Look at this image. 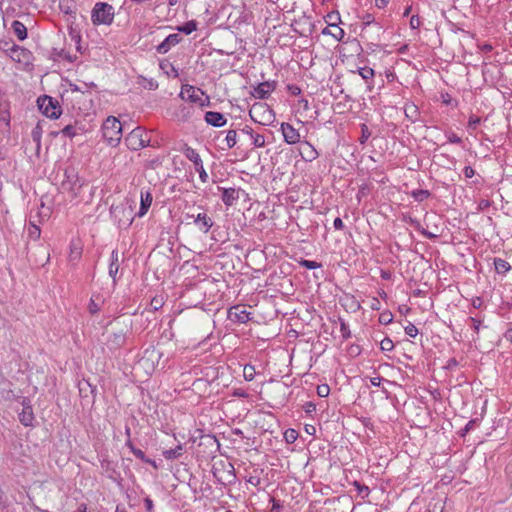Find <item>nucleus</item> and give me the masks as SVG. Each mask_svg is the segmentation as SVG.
Wrapping results in <instances>:
<instances>
[{
  "mask_svg": "<svg viewBox=\"0 0 512 512\" xmlns=\"http://www.w3.org/2000/svg\"><path fill=\"white\" fill-rule=\"evenodd\" d=\"M330 393V388L326 384L319 385L317 387V394L320 397H327Z\"/></svg>",
  "mask_w": 512,
  "mask_h": 512,
  "instance_id": "49",
  "label": "nucleus"
},
{
  "mask_svg": "<svg viewBox=\"0 0 512 512\" xmlns=\"http://www.w3.org/2000/svg\"><path fill=\"white\" fill-rule=\"evenodd\" d=\"M110 214L120 228H128L134 220L133 209L131 206H111Z\"/></svg>",
  "mask_w": 512,
  "mask_h": 512,
  "instance_id": "5",
  "label": "nucleus"
},
{
  "mask_svg": "<svg viewBox=\"0 0 512 512\" xmlns=\"http://www.w3.org/2000/svg\"><path fill=\"white\" fill-rule=\"evenodd\" d=\"M463 173L466 178H472L475 175V170L471 166H466Z\"/></svg>",
  "mask_w": 512,
  "mask_h": 512,
  "instance_id": "58",
  "label": "nucleus"
},
{
  "mask_svg": "<svg viewBox=\"0 0 512 512\" xmlns=\"http://www.w3.org/2000/svg\"><path fill=\"white\" fill-rule=\"evenodd\" d=\"M225 142L227 145V148H233L237 143V131L230 129L227 131Z\"/></svg>",
  "mask_w": 512,
  "mask_h": 512,
  "instance_id": "30",
  "label": "nucleus"
},
{
  "mask_svg": "<svg viewBox=\"0 0 512 512\" xmlns=\"http://www.w3.org/2000/svg\"><path fill=\"white\" fill-rule=\"evenodd\" d=\"M61 133L65 137L73 138L78 134L76 126L73 125H66L62 130Z\"/></svg>",
  "mask_w": 512,
  "mask_h": 512,
  "instance_id": "39",
  "label": "nucleus"
},
{
  "mask_svg": "<svg viewBox=\"0 0 512 512\" xmlns=\"http://www.w3.org/2000/svg\"><path fill=\"white\" fill-rule=\"evenodd\" d=\"M410 27L412 29H418L421 25V21H420V18L419 16L417 15H413L411 18H410Z\"/></svg>",
  "mask_w": 512,
  "mask_h": 512,
  "instance_id": "53",
  "label": "nucleus"
},
{
  "mask_svg": "<svg viewBox=\"0 0 512 512\" xmlns=\"http://www.w3.org/2000/svg\"><path fill=\"white\" fill-rule=\"evenodd\" d=\"M289 91L293 94V95H299L301 93V89L298 87V86H289Z\"/></svg>",
  "mask_w": 512,
  "mask_h": 512,
  "instance_id": "63",
  "label": "nucleus"
},
{
  "mask_svg": "<svg viewBox=\"0 0 512 512\" xmlns=\"http://www.w3.org/2000/svg\"><path fill=\"white\" fill-rule=\"evenodd\" d=\"M479 425V419L470 420L463 429L460 431V436L464 437L467 433L473 430L476 426Z\"/></svg>",
  "mask_w": 512,
  "mask_h": 512,
  "instance_id": "37",
  "label": "nucleus"
},
{
  "mask_svg": "<svg viewBox=\"0 0 512 512\" xmlns=\"http://www.w3.org/2000/svg\"><path fill=\"white\" fill-rule=\"evenodd\" d=\"M359 74L364 80L368 81L373 78L374 70L370 67H363L359 69Z\"/></svg>",
  "mask_w": 512,
  "mask_h": 512,
  "instance_id": "42",
  "label": "nucleus"
},
{
  "mask_svg": "<svg viewBox=\"0 0 512 512\" xmlns=\"http://www.w3.org/2000/svg\"><path fill=\"white\" fill-rule=\"evenodd\" d=\"M195 170L199 173L200 180L203 183H206L208 181V174L204 169L203 162H200L199 165H195Z\"/></svg>",
  "mask_w": 512,
  "mask_h": 512,
  "instance_id": "43",
  "label": "nucleus"
},
{
  "mask_svg": "<svg viewBox=\"0 0 512 512\" xmlns=\"http://www.w3.org/2000/svg\"><path fill=\"white\" fill-rule=\"evenodd\" d=\"M447 139L450 143L454 144H460L462 142L461 138L453 132L447 134Z\"/></svg>",
  "mask_w": 512,
  "mask_h": 512,
  "instance_id": "54",
  "label": "nucleus"
},
{
  "mask_svg": "<svg viewBox=\"0 0 512 512\" xmlns=\"http://www.w3.org/2000/svg\"><path fill=\"white\" fill-rule=\"evenodd\" d=\"M303 408L307 414H311L316 411V405L313 402H306Z\"/></svg>",
  "mask_w": 512,
  "mask_h": 512,
  "instance_id": "56",
  "label": "nucleus"
},
{
  "mask_svg": "<svg viewBox=\"0 0 512 512\" xmlns=\"http://www.w3.org/2000/svg\"><path fill=\"white\" fill-rule=\"evenodd\" d=\"M405 333H406L408 336H410V337L414 338V337H416V336H417V334H418V328H417L414 324L409 323V324L405 327Z\"/></svg>",
  "mask_w": 512,
  "mask_h": 512,
  "instance_id": "48",
  "label": "nucleus"
},
{
  "mask_svg": "<svg viewBox=\"0 0 512 512\" xmlns=\"http://www.w3.org/2000/svg\"><path fill=\"white\" fill-rule=\"evenodd\" d=\"M228 318L239 323H247L252 319L251 313L242 305L232 306L228 311Z\"/></svg>",
  "mask_w": 512,
  "mask_h": 512,
  "instance_id": "9",
  "label": "nucleus"
},
{
  "mask_svg": "<svg viewBox=\"0 0 512 512\" xmlns=\"http://www.w3.org/2000/svg\"><path fill=\"white\" fill-rule=\"evenodd\" d=\"M114 17V7L106 2H97L91 12V20L94 25H111Z\"/></svg>",
  "mask_w": 512,
  "mask_h": 512,
  "instance_id": "2",
  "label": "nucleus"
},
{
  "mask_svg": "<svg viewBox=\"0 0 512 512\" xmlns=\"http://www.w3.org/2000/svg\"><path fill=\"white\" fill-rule=\"evenodd\" d=\"M39 110L48 118L57 119L62 113L59 102L47 95L41 96L37 100Z\"/></svg>",
  "mask_w": 512,
  "mask_h": 512,
  "instance_id": "8",
  "label": "nucleus"
},
{
  "mask_svg": "<svg viewBox=\"0 0 512 512\" xmlns=\"http://www.w3.org/2000/svg\"><path fill=\"white\" fill-rule=\"evenodd\" d=\"M300 155L305 161L311 162L315 160L319 154L309 142H303L300 148Z\"/></svg>",
  "mask_w": 512,
  "mask_h": 512,
  "instance_id": "18",
  "label": "nucleus"
},
{
  "mask_svg": "<svg viewBox=\"0 0 512 512\" xmlns=\"http://www.w3.org/2000/svg\"><path fill=\"white\" fill-rule=\"evenodd\" d=\"M31 136H32L33 141L36 142L37 146L39 147L40 142H41V136H42V127H41L40 123H38L36 125V127L32 130Z\"/></svg>",
  "mask_w": 512,
  "mask_h": 512,
  "instance_id": "38",
  "label": "nucleus"
},
{
  "mask_svg": "<svg viewBox=\"0 0 512 512\" xmlns=\"http://www.w3.org/2000/svg\"><path fill=\"white\" fill-rule=\"evenodd\" d=\"M481 123V118L476 116V115H471L469 117V121H468V129L469 130H475L477 128V126Z\"/></svg>",
  "mask_w": 512,
  "mask_h": 512,
  "instance_id": "45",
  "label": "nucleus"
},
{
  "mask_svg": "<svg viewBox=\"0 0 512 512\" xmlns=\"http://www.w3.org/2000/svg\"><path fill=\"white\" fill-rule=\"evenodd\" d=\"M187 218H191L193 223L196 225L199 231L203 233H208V231L213 226L214 222L211 217H209L206 213H198L197 215H189L187 214Z\"/></svg>",
  "mask_w": 512,
  "mask_h": 512,
  "instance_id": "10",
  "label": "nucleus"
},
{
  "mask_svg": "<svg viewBox=\"0 0 512 512\" xmlns=\"http://www.w3.org/2000/svg\"><path fill=\"white\" fill-rule=\"evenodd\" d=\"M84 182L80 179L78 172L74 167H67L64 171V179L61 188L64 192L71 195L72 198L79 196Z\"/></svg>",
  "mask_w": 512,
  "mask_h": 512,
  "instance_id": "3",
  "label": "nucleus"
},
{
  "mask_svg": "<svg viewBox=\"0 0 512 512\" xmlns=\"http://www.w3.org/2000/svg\"><path fill=\"white\" fill-rule=\"evenodd\" d=\"M331 27V30H329L328 28H325L322 33L323 34H329L331 35L333 38H335L337 41H342L344 36H345V32L342 28L338 27L337 25L335 24H332L330 25Z\"/></svg>",
  "mask_w": 512,
  "mask_h": 512,
  "instance_id": "25",
  "label": "nucleus"
},
{
  "mask_svg": "<svg viewBox=\"0 0 512 512\" xmlns=\"http://www.w3.org/2000/svg\"><path fill=\"white\" fill-rule=\"evenodd\" d=\"M150 139L147 133L141 127L133 129L125 138L126 146L132 150L137 151L149 145Z\"/></svg>",
  "mask_w": 512,
  "mask_h": 512,
  "instance_id": "6",
  "label": "nucleus"
},
{
  "mask_svg": "<svg viewBox=\"0 0 512 512\" xmlns=\"http://www.w3.org/2000/svg\"><path fill=\"white\" fill-rule=\"evenodd\" d=\"M204 119L207 124L213 127H223L227 123L225 116L222 113L215 111H207L205 113Z\"/></svg>",
  "mask_w": 512,
  "mask_h": 512,
  "instance_id": "16",
  "label": "nucleus"
},
{
  "mask_svg": "<svg viewBox=\"0 0 512 512\" xmlns=\"http://www.w3.org/2000/svg\"><path fill=\"white\" fill-rule=\"evenodd\" d=\"M393 320V315L390 312L381 313L379 316V322L382 324H389Z\"/></svg>",
  "mask_w": 512,
  "mask_h": 512,
  "instance_id": "50",
  "label": "nucleus"
},
{
  "mask_svg": "<svg viewBox=\"0 0 512 512\" xmlns=\"http://www.w3.org/2000/svg\"><path fill=\"white\" fill-rule=\"evenodd\" d=\"M125 343L126 332L123 329L112 332L106 340V344L110 350L120 349Z\"/></svg>",
  "mask_w": 512,
  "mask_h": 512,
  "instance_id": "11",
  "label": "nucleus"
},
{
  "mask_svg": "<svg viewBox=\"0 0 512 512\" xmlns=\"http://www.w3.org/2000/svg\"><path fill=\"white\" fill-rule=\"evenodd\" d=\"M494 267H495L496 272L499 274H505L511 268L510 264L502 258L494 259Z\"/></svg>",
  "mask_w": 512,
  "mask_h": 512,
  "instance_id": "26",
  "label": "nucleus"
},
{
  "mask_svg": "<svg viewBox=\"0 0 512 512\" xmlns=\"http://www.w3.org/2000/svg\"><path fill=\"white\" fill-rule=\"evenodd\" d=\"M144 504L146 507V512H154V504L150 497H146L144 499Z\"/></svg>",
  "mask_w": 512,
  "mask_h": 512,
  "instance_id": "57",
  "label": "nucleus"
},
{
  "mask_svg": "<svg viewBox=\"0 0 512 512\" xmlns=\"http://www.w3.org/2000/svg\"><path fill=\"white\" fill-rule=\"evenodd\" d=\"M371 136V131L366 124H361V137L359 139L360 143L363 145L367 142V140Z\"/></svg>",
  "mask_w": 512,
  "mask_h": 512,
  "instance_id": "40",
  "label": "nucleus"
},
{
  "mask_svg": "<svg viewBox=\"0 0 512 512\" xmlns=\"http://www.w3.org/2000/svg\"><path fill=\"white\" fill-rule=\"evenodd\" d=\"M183 454V445L179 444L175 448L163 451V456L166 460H175Z\"/></svg>",
  "mask_w": 512,
  "mask_h": 512,
  "instance_id": "24",
  "label": "nucleus"
},
{
  "mask_svg": "<svg viewBox=\"0 0 512 512\" xmlns=\"http://www.w3.org/2000/svg\"><path fill=\"white\" fill-rule=\"evenodd\" d=\"M12 29H13L14 34L18 37V39L20 41H23L24 39L27 38V28L25 27V25L22 22H20L18 20L13 21Z\"/></svg>",
  "mask_w": 512,
  "mask_h": 512,
  "instance_id": "23",
  "label": "nucleus"
},
{
  "mask_svg": "<svg viewBox=\"0 0 512 512\" xmlns=\"http://www.w3.org/2000/svg\"><path fill=\"white\" fill-rule=\"evenodd\" d=\"M298 263L300 266H302L306 269H309V270H314V269L322 267L321 263L312 261V260L301 259V260H299Z\"/></svg>",
  "mask_w": 512,
  "mask_h": 512,
  "instance_id": "36",
  "label": "nucleus"
},
{
  "mask_svg": "<svg viewBox=\"0 0 512 512\" xmlns=\"http://www.w3.org/2000/svg\"><path fill=\"white\" fill-rule=\"evenodd\" d=\"M380 347L383 351H391L394 348V344L390 338L386 337L381 341Z\"/></svg>",
  "mask_w": 512,
  "mask_h": 512,
  "instance_id": "46",
  "label": "nucleus"
},
{
  "mask_svg": "<svg viewBox=\"0 0 512 512\" xmlns=\"http://www.w3.org/2000/svg\"><path fill=\"white\" fill-rule=\"evenodd\" d=\"M383 378L378 376V377H372L370 379V382H371V385L374 386V387H379L381 382H382Z\"/></svg>",
  "mask_w": 512,
  "mask_h": 512,
  "instance_id": "61",
  "label": "nucleus"
},
{
  "mask_svg": "<svg viewBox=\"0 0 512 512\" xmlns=\"http://www.w3.org/2000/svg\"><path fill=\"white\" fill-rule=\"evenodd\" d=\"M275 87L276 85L274 82L265 81L254 87L251 94L254 98L266 99L275 90Z\"/></svg>",
  "mask_w": 512,
  "mask_h": 512,
  "instance_id": "12",
  "label": "nucleus"
},
{
  "mask_svg": "<svg viewBox=\"0 0 512 512\" xmlns=\"http://www.w3.org/2000/svg\"><path fill=\"white\" fill-rule=\"evenodd\" d=\"M253 121L261 125H269L275 120L274 111L264 103H256L249 110Z\"/></svg>",
  "mask_w": 512,
  "mask_h": 512,
  "instance_id": "4",
  "label": "nucleus"
},
{
  "mask_svg": "<svg viewBox=\"0 0 512 512\" xmlns=\"http://www.w3.org/2000/svg\"><path fill=\"white\" fill-rule=\"evenodd\" d=\"M160 68L164 70L168 76L172 75L175 78L179 76L178 69L172 63L162 61L160 63Z\"/></svg>",
  "mask_w": 512,
  "mask_h": 512,
  "instance_id": "28",
  "label": "nucleus"
},
{
  "mask_svg": "<svg viewBox=\"0 0 512 512\" xmlns=\"http://www.w3.org/2000/svg\"><path fill=\"white\" fill-rule=\"evenodd\" d=\"M183 153L186 156V158L189 159L194 164V166L199 165V163L202 162V159L200 155L196 152V150L188 146L187 144L184 145Z\"/></svg>",
  "mask_w": 512,
  "mask_h": 512,
  "instance_id": "22",
  "label": "nucleus"
},
{
  "mask_svg": "<svg viewBox=\"0 0 512 512\" xmlns=\"http://www.w3.org/2000/svg\"><path fill=\"white\" fill-rule=\"evenodd\" d=\"M163 305H164V300H163V297H161V296H155L150 301V307L153 311L159 310L160 308H162Z\"/></svg>",
  "mask_w": 512,
  "mask_h": 512,
  "instance_id": "41",
  "label": "nucleus"
},
{
  "mask_svg": "<svg viewBox=\"0 0 512 512\" xmlns=\"http://www.w3.org/2000/svg\"><path fill=\"white\" fill-rule=\"evenodd\" d=\"M73 512H88L87 505L84 503H81L78 508Z\"/></svg>",
  "mask_w": 512,
  "mask_h": 512,
  "instance_id": "64",
  "label": "nucleus"
},
{
  "mask_svg": "<svg viewBox=\"0 0 512 512\" xmlns=\"http://www.w3.org/2000/svg\"><path fill=\"white\" fill-rule=\"evenodd\" d=\"M41 230L39 226L34 223H30L28 228V237L32 240H37L40 238Z\"/></svg>",
  "mask_w": 512,
  "mask_h": 512,
  "instance_id": "35",
  "label": "nucleus"
},
{
  "mask_svg": "<svg viewBox=\"0 0 512 512\" xmlns=\"http://www.w3.org/2000/svg\"><path fill=\"white\" fill-rule=\"evenodd\" d=\"M222 190L221 199L227 206H231L239 198V192L235 188H220Z\"/></svg>",
  "mask_w": 512,
  "mask_h": 512,
  "instance_id": "19",
  "label": "nucleus"
},
{
  "mask_svg": "<svg viewBox=\"0 0 512 512\" xmlns=\"http://www.w3.org/2000/svg\"><path fill=\"white\" fill-rule=\"evenodd\" d=\"M281 132L287 144H296L300 141V134L291 124L283 122Z\"/></svg>",
  "mask_w": 512,
  "mask_h": 512,
  "instance_id": "13",
  "label": "nucleus"
},
{
  "mask_svg": "<svg viewBox=\"0 0 512 512\" xmlns=\"http://www.w3.org/2000/svg\"><path fill=\"white\" fill-rule=\"evenodd\" d=\"M119 271V252L118 250H113L110 256V264H109V275L113 278V281L116 280V275Z\"/></svg>",
  "mask_w": 512,
  "mask_h": 512,
  "instance_id": "20",
  "label": "nucleus"
},
{
  "mask_svg": "<svg viewBox=\"0 0 512 512\" xmlns=\"http://www.w3.org/2000/svg\"><path fill=\"white\" fill-rule=\"evenodd\" d=\"M153 201V197L150 191H141L140 194V208L137 213L139 217H143L149 210Z\"/></svg>",
  "mask_w": 512,
  "mask_h": 512,
  "instance_id": "17",
  "label": "nucleus"
},
{
  "mask_svg": "<svg viewBox=\"0 0 512 512\" xmlns=\"http://www.w3.org/2000/svg\"><path fill=\"white\" fill-rule=\"evenodd\" d=\"M470 322H471V326L472 328L474 329L475 332H478L479 331V327H480V324H481V321L474 318V317H470Z\"/></svg>",
  "mask_w": 512,
  "mask_h": 512,
  "instance_id": "59",
  "label": "nucleus"
},
{
  "mask_svg": "<svg viewBox=\"0 0 512 512\" xmlns=\"http://www.w3.org/2000/svg\"><path fill=\"white\" fill-rule=\"evenodd\" d=\"M102 135L108 145L115 147L122 137V124L114 116H109L102 125Z\"/></svg>",
  "mask_w": 512,
  "mask_h": 512,
  "instance_id": "1",
  "label": "nucleus"
},
{
  "mask_svg": "<svg viewBox=\"0 0 512 512\" xmlns=\"http://www.w3.org/2000/svg\"><path fill=\"white\" fill-rule=\"evenodd\" d=\"M19 421L24 426H31L34 420V413L30 401L24 398L22 401V411L19 413Z\"/></svg>",
  "mask_w": 512,
  "mask_h": 512,
  "instance_id": "14",
  "label": "nucleus"
},
{
  "mask_svg": "<svg viewBox=\"0 0 512 512\" xmlns=\"http://www.w3.org/2000/svg\"><path fill=\"white\" fill-rule=\"evenodd\" d=\"M411 195L416 201L422 202V201L428 199L431 194L428 190L417 189V190L412 191Z\"/></svg>",
  "mask_w": 512,
  "mask_h": 512,
  "instance_id": "31",
  "label": "nucleus"
},
{
  "mask_svg": "<svg viewBox=\"0 0 512 512\" xmlns=\"http://www.w3.org/2000/svg\"><path fill=\"white\" fill-rule=\"evenodd\" d=\"M197 29V24L195 21H188L186 23H184L182 26H180L178 28V30L180 32H183L185 33L186 35H189L191 34L192 32H194L195 30Z\"/></svg>",
  "mask_w": 512,
  "mask_h": 512,
  "instance_id": "33",
  "label": "nucleus"
},
{
  "mask_svg": "<svg viewBox=\"0 0 512 512\" xmlns=\"http://www.w3.org/2000/svg\"><path fill=\"white\" fill-rule=\"evenodd\" d=\"M181 39L182 37L177 33L170 34L157 46L156 50L160 54H166L173 46L177 45Z\"/></svg>",
  "mask_w": 512,
  "mask_h": 512,
  "instance_id": "15",
  "label": "nucleus"
},
{
  "mask_svg": "<svg viewBox=\"0 0 512 512\" xmlns=\"http://www.w3.org/2000/svg\"><path fill=\"white\" fill-rule=\"evenodd\" d=\"M284 436L288 443H293L297 439L298 433L294 429H288L286 430Z\"/></svg>",
  "mask_w": 512,
  "mask_h": 512,
  "instance_id": "47",
  "label": "nucleus"
},
{
  "mask_svg": "<svg viewBox=\"0 0 512 512\" xmlns=\"http://www.w3.org/2000/svg\"><path fill=\"white\" fill-rule=\"evenodd\" d=\"M404 113L407 119L415 123L419 117V109L414 103H407L404 107Z\"/></svg>",
  "mask_w": 512,
  "mask_h": 512,
  "instance_id": "21",
  "label": "nucleus"
},
{
  "mask_svg": "<svg viewBox=\"0 0 512 512\" xmlns=\"http://www.w3.org/2000/svg\"><path fill=\"white\" fill-rule=\"evenodd\" d=\"M255 367L251 364H246L243 368V376L246 381H252L255 377Z\"/></svg>",
  "mask_w": 512,
  "mask_h": 512,
  "instance_id": "34",
  "label": "nucleus"
},
{
  "mask_svg": "<svg viewBox=\"0 0 512 512\" xmlns=\"http://www.w3.org/2000/svg\"><path fill=\"white\" fill-rule=\"evenodd\" d=\"M81 254H82V248L79 245V243L72 241L70 243V254H69L70 261H77L78 259H80Z\"/></svg>",
  "mask_w": 512,
  "mask_h": 512,
  "instance_id": "27",
  "label": "nucleus"
},
{
  "mask_svg": "<svg viewBox=\"0 0 512 512\" xmlns=\"http://www.w3.org/2000/svg\"><path fill=\"white\" fill-rule=\"evenodd\" d=\"M205 95L204 91L200 88H196L192 85L185 84L181 88V92L179 96L184 99L188 100L191 103H197L201 107L210 105V99L208 96L203 99V96Z\"/></svg>",
  "mask_w": 512,
  "mask_h": 512,
  "instance_id": "7",
  "label": "nucleus"
},
{
  "mask_svg": "<svg viewBox=\"0 0 512 512\" xmlns=\"http://www.w3.org/2000/svg\"><path fill=\"white\" fill-rule=\"evenodd\" d=\"M132 453H133V455H134L137 459H139V460H141V461H143V462H145V461H146V458H147V457H146L145 453H144L141 449H138V448H136V447H132Z\"/></svg>",
  "mask_w": 512,
  "mask_h": 512,
  "instance_id": "51",
  "label": "nucleus"
},
{
  "mask_svg": "<svg viewBox=\"0 0 512 512\" xmlns=\"http://www.w3.org/2000/svg\"><path fill=\"white\" fill-rule=\"evenodd\" d=\"M88 309L91 314H95L100 310V306L93 298H91Z\"/></svg>",
  "mask_w": 512,
  "mask_h": 512,
  "instance_id": "55",
  "label": "nucleus"
},
{
  "mask_svg": "<svg viewBox=\"0 0 512 512\" xmlns=\"http://www.w3.org/2000/svg\"><path fill=\"white\" fill-rule=\"evenodd\" d=\"M249 136L252 139L253 145L257 148L265 145V138L261 134H255L252 129H249Z\"/></svg>",
  "mask_w": 512,
  "mask_h": 512,
  "instance_id": "29",
  "label": "nucleus"
},
{
  "mask_svg": "<svg viewBox=\"0 0 512 512\" xmlns=\"http://www.w3.org/2000/svg\"><path fill=\"white\" fill-rule=\"evenodd\" d=\"M339 322H340V331H341L342 337L344 339L350 338L351 332H350L348 324L343 319H340Z\"/></svg>",
  "mask_w": 512,
  "mask_h": 512,
  "instance_id": "44",
  "label": "nucleus"
},
{
  "mask_svg": "<svg viewBox=\"0 0 512 512\" xmlns=\"http://www.w3.org/2000/svg\"><path fill=\"white\" fill-rule=\"evenodd\" d=\"M60 10L65 14H74L75 7L71 0H61L59 4Z\"/></svg>",
  "mask_w": 512,
  "mask_h": 512,
  "instance_id": "32",
  "label": "nucleus"
},
{
  "mask_svg": "<svg viewBox=\"0 0 512 512\" xmlns=\"http://www.w3.org/2000/svg\"><path fill=\"white\" fill-rule=\"evenodd\" d=\"M380 276L384 280H390L392 275H391V272H389V271L381 270Z\"/></svg>",
  "mask_w": 512,
  "mask_h": 512,
  "instance_id": "62",
  "label": "nucleus"
},
{
  "mask_svg": "<svg viewBox=\"0 0 512 512\" xmlns=\"http://www.w3.org/2000/svg\"><path fill=\"white\" fill-rule=\"evenodd\" d=\"M333 226L336 230H341L343 229L344 227V224H343V221L341 218L337 217L335 218L334 222H333Z\"/></svg>",
  "mask_w": 512,
  "mask_h": 512,
  "instance_id": "60",
  "label": "nucleus"
},
{
  "mask_svg": "<svg viewBox=\"0 0 512 512\" xmlns=\"http://www.w3.org/2000/svg\"><path fill=\"white\" fill-rule=\"evenodd\" d=\"M354 486L356 487L359 494L365 493V496H368L370 493V490L367 486L361 485L359 482L355 481Z\"/></svg>",
  "mask_w": 512,
  "mask_h": 512,
  "instance_id": "52",
  "label": "nucleus"
}]
</instances>
